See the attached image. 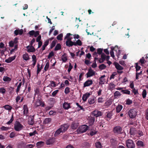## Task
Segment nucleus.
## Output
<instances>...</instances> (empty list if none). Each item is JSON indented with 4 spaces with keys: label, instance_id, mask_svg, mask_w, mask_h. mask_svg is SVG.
I'll list each match as a JSON object with an SVG mask.
<instances>
[{
    "label": "nucleus",
    "instance_id": "f257e3e1",
    "mask_svg": "<svg viewBox=\"0 0 148 148\" xmlns=\"http://www.w3.org/2000/svg\"><path fill=\"white\" fill-rule=\"evenodd\" d=\"M88 129V127L86 125H82L79 126L77 131L78 134H81L85 132Z\"/></svg>",
    "mask_w": 148,
    "mask_h": 148
},
{
    "label": "nucleus",
    "instance_id": "f03ea898",
    "mask_svg": "<svg viewBox=\"0 0 148 148\" xmlns=\"http://www.w3.org/2000/svg\"><path fill=\"white\" fill-rule=\"evenodd\" d=\"M23 127V125L21 124L19 122L17 121H16L14 125V128L16 131H19L21 130Z\"/></svg>",
    "mask_w": 148,
    "mask_h": 148
},
{
    "label": "nucleus",
    "instance_id": "7ed1b4c3",
    "mask_svg": "<svg viewBox=\"0 0 148 148\" xmlns=\"http://www.w3.org/2000/svg\"><path fill=\"white\" fill-rule=\"evenodd\" d=\"M126 146L128 148H134L135 144L133 141L131 139H128L126 141Z\"/></svg>",
    "mask_w": 148,
    "mask_h": 148
},
{
    "label": "nucleus",
    "instance_id": "20e7f679",
    "mask_svg": "<svg viewBox=\"0 0 148 148\" xmlns=\"http://www.w3.org/2000/svg\"><path fill=\"white\" fill-rule=\"evenodd\" d=\"M129 116L132 119H133L136 115V112L134 109L130 110L128 112Z\"/></svg>",
    "mask_w": 148,
    "mask_h": 148
},
{
    "label": "nucleus",
    "instance_id": "39448f33",
    "mask_svg": "<svg viewBox=\"0 0 148 148\" xmlns=\"http://www.w3.org/2000/svg\"><path fill=\"white\" fill-rule=\"evenodd\" d=\"M95 74V72L90 67L88 70V71L86 74L87 78L92 76Z\"/></svg>",
    "mask_w": 148,
    "mask_h": 148
},
{
    "label": "nucleus",
    "instance_id": "423d86ee",
    "mask_svg": "<svg viewBox=\"0 0 148 148\" xmlns=\"http://www.w3.org/2000/svg\"><path fill=\"white\" fill-rule=\"evenodd\" d=\"M28 34L29 35L30 37L34 36V37H36L38 36H39V32L38 31H35L34 30H32L30 31L29 32Z\"/></svg>",
    "mask_w": 148,
    "mask_h": 148
},
{
    "label": "nucleus",
    "instance_id": "0eeeda50",
    "mask_svg": "<svg viewBox=\"0 0 148 148\" xmlns=\"http://www.w3.org/2000/svg\"><path fill=\"white\" fill-rule=\"evenodd\" d=\"M122 129L119 126H116L114 127L113 130L114 132L116 134H120L121 133Z\"/></svg>",
    "mask_w": 148,
    "mask_h": 148
},
{
    "label": "nucleus",
    "instance_id": "6e6552de",
    "mask_svg": "<svg viewBox=\"0 0 148 148\" xmlns=\"http://www.w3.org/2000/svg\"><path fill=\"white\" fill-rule=\"evenodd\" d=\"M92 116L97 117L101 116V112L100 111L98 110H95L92 112Z\"/></svg>",
    "mask_w": 148,
    "mask_h": 148
},
{
    "label": "nucleus",
    "instance_id": "1a4fd4ad",
    "mask_svg": "<svg viewBox=\"0 0 148 148\" xmlns=\"http://www.w3.org/2000/svg\"><path fill=\"white\" fill-rule=\"evenodd\" d=\"M69 125L68 124H65L62 125L59 128L63 133L66 131L68 129Z\"/></svg>",
    "mask_w": 148,
    "mask_h": 148
},
{
    "label": "nucleus",
    "instance_id": "9d476101",
    "mask_svg": "<svg viewBox=\"0 0 148 148\" xmlns=\"http://www.w3.org/2000/svg\"><path fill=\"white\" fill-rule=\"evenodd\" d=\"M93 82L92 80H88L86 81L84 83V87L88 86L92 84Z\"/></svg>",
    "mask_w": 148,
    "mask_h": 148
},
{
    "label": "nucleus",
    "instance_id": "9b49d317",
    "mask_svg": "<svg viewBox=\"0 0 148 148\" xmlns=\"http://www.w3.org/2000/svg\"><path fill=\"white\" fill-rule=\"evenodd\" d=\"M27 49V51L29 52H33L35 51V49L33 46L29 45L27 46L26 47Z\"/></svg>",
    "mask_w": 148,
    "mask_h": 148
},
{
    "label": "nucleus",
    "instance_id": "f8f14e48",
    "mask_svg": "<svg viewBox=\"0 0 148 148\" xmlns=\"http://www.w3.org/2000/svg\"><path fill=\"white\" fill-rule=\"evenodd\" d=\"M115 68L118 70H121L123 69V67L121 66L117 62H115L114 63Z\"/></svg>",
    "mask_w": 148,
    "mask_h": 148
},
{
    "label": "nucleus",
    "instance_id": "ddd939ff",
    "mask_svg": "<svg viewBox=\"0 0 148 148\" xmlns=\"http://www.w3.org/2000/svg\"><path fill=\"white\" fill-rule=\"evenodd\" d=\"M79 125V124L78 123L74 121L72 123L71 125V127L72 129H76L77 128Z\"/></svg>",
    "mask_w": 148,
    "mask_h": 148
},
{
    "label": "nucleus",
    "instance_id": "4468645a",
    "mask_svg": "<svg viewBox=\"0 0 148 148\" xmlns=\"http://www.w3.org/2000/svg\"><path fill=\"white\" fill-rule=\"evenodd\" d=\"M16 56H14L11 57H10L8 59L5 60V62L7 63H10L15 59Z\"/></svg>",
    "mask_w": 148,
    "mask_h": 148
},
{
    "label": "nucleus",
    "instance_id": "2eb2a0df",
    "mask_svg": "<svg viewBox=\"0 0 148 148\" xmlns=\"http://www.w3.org/2000/svg\"><path fill=\"white\" fill-rule=\"evenodd\" d=\"M111 145L113 147L116 146L117 144L116 140L112 138L110 140Z\"/></svg>",
    "mask_w": 148,
    "mask_h": 148
},
{
    "label": "nucleus",
    "instance_id": "dca6fc26",
    "mask_svg": "<svg viewBox=\"0 0 148 148\" xmlns=\"http://www.w3.org/2000/svg\"><path fill=\"white\" fill-rule=\"evenodd\" d=\"M63 107L65 110H67L71 108L70 103L66 102L63 103Z\"/></svg>",
    "mask_w": 148,
    "mask_h": 148
},
{
    "label": "nucleus",
    "instance_id": "f3484780",
    "mask_svg": "<svg viewBox=\"0 0 148 148\" xmlns=\"http://www.w3.org/2000/svg\"><path fill=\"white\" fill-rule=\"evenodd\" d=\"M105 75H103V76H101L99 78V84H104V82H105V79L104 78V77H105Z\"/></svg>",
    "mask_w": 148,
    "mask_h": 148
},
{
    "label": "nucleus",
    "instance_id": "a211bd4d",
    "mask_svg": "<svg viewBox=\"0 0 148 148\" xmlns=\"http://www.w3.org/2000/svg\"><path fill=\"white\" fill-rule=\"evenodd\" d=\"M90 95V94L88 92L86 93L85 94L83 95L82 97V99L84 101H86L88 98L89 97Z\"/></svg>",
    "mask_w": 148,
    "mask_h": 148
},
{
    "label": "nucleus",
    "instance_id": "6ab92c4d",
    "mask_svg": "<svg viewBox=\"0 0 148 148\" xmlns=\"http://www.w3.org/2000/svg\"><path fill=\"white\" fill-rule=\"evenodd\" d=\"M23 30L22 29H16L14 31V34L15 36H17L18 34L21 35L23 34Z\"/></svg>",
    "mask_w": 148,
    "mask_h": 148
},
{
    "label": "nucleus",
    "instance_id": "aec40b11",
    "mask_svg": "<svg viewBox=\"0 0 148 148\" xmlns=\"http://www.w3.org/2000/svg\"><path fill=\"white\" fill-rule=\"evenodd\" d=\"M66 45L69 47H72L73 45H74V42H73L72 41H66L65 42Z\"/></svg>",
    "mask_w": 148,
    "mask_h": 148
},
{
    "label": "nucleus",
    "instance_id": "412c9836",
    "mask_svg": "<svg viewBox=\"0 0 148 148\" xmlns=\"http://www.w3.org/2000/svg\"><path fill=\"white\" fill-rule=\"evenodd\" d=\"M61 58L63 62H66L68 60L67 54L66 53H64V54L62 56Z\"/></svg>",
    "mask_w": 148,
    "mask_h": 148
},
{
    "label": "nucleus",
    "instance_id": "4be33fe9",
    "mask_svg": "<svg viewBox=\"0 0 148 148\" xmlns=\"http://www.w3.org/2000/svg\"><path fill=\"white\" fill-rule=\"evenodd\" d=\"M23 109L24 110V114L26 115L28 113V109L27 105H25L23 106Z\"/></svg>",
    "mask_w": 148,
    "mask_h": 148
},
{
    "label": "nucleus",
    "instance_id": "5701e85b",
    "mask_svg": "<svg viewBox=\"0 0 148 148\" xmlns=\"http://www.w3.org/2000/svg\"><path fill=\"white\" fill-rule=\"evenodd\" d=\"M45 144L43 141H39L36 144V146L38 148H40L43 146Z\"/></svg>",
    "mask_w": 148,
    "mask_h": 148
},
{
    "label": "nucleus",
    "instance_id": "b1692460",
    "mask_svg": "<svg viewBox=\"0 0 148 148\" xmlns=\"http://www.w3.org/2000/svg\"><path fill=\"white\" fill-rule=\"evenodd\" d=\"M49 43V40H46L44 42V45H43L42 49L43 51L45 50V49L46 47L48 45Z\"/></svg>",
    "mask_w": 148,
    "mask_h": 148
},
{
    "label": "nucleus",
    "instance_id": "393cba45",
    "mask_svg": "<svg viewBox=\"0 0 148 148\" xmlns=\"http://www.w3.org/2000/svg\"><path fill=\"white\" fill-rule=\"evenodd\" d=\"M123 108L122 105L119 104L116 108V112L117 113L119 112Z\"/></svg>",
    "mask_w": 148,
    "mask_h": 148
},
{
    "label": "nucleus",
    "instance_id": "a878e982",
    "mask_svg": "<svg viewBox=\"0 0 148 148\" xmlns=\"http://www.w3.org/2000/svg\"><path fill=\"white\" fill-rule=\"evenodd\" d=\"M61 130L59 128L55 132L54 134V136L55 137H57L61 133H63L61 131Z\"/></svg>",
    "mask_w": 148,
    "mask_h": 148
},
{
    "label": "nucleus",
    "instance_id": "bb28decb",
    "mask_svg": "<svg viewBox=\"0 0 148 148\" xmlns=\"http://www.w3.org/2000/svg\"><path fill=\"white\" fill-rule=\"evenodd\" d=\"M23 58L24 60L26 61L28 60L29 59L28 55L27 53H25L23 55Z\"/></svg>",
    "mask_w": 148,
    "mask_h": 148
},
{
    "label": "nucleus",
    "instance_id": "cd10ccee",
    "mask_svg": "<svg viewBox=\"0 0 148 148\" xmlns=\"http://www.w3.org/2000/svg\"><path fill=\"white\" fill-rule=\"evenodd\" d=\"M136 144L139 147H142L144 145L143 142L141 140H138Z\"/></svg>",
    "mask_w": 148,
    "mask_h": 148
},
{
    "label": "nucleus",
    "instance_id": "c85d7f7f",
    "mask_svg": "<svg viewBox=\"0 0 148 148\" xmlns=\"http://www.w3.org/2000/svg\"><path fill=\"white\" fill-rule=\"evenodd\" d=\"M88 101L90 104H92L95 102V99L90 98L88 99Z\"/></svg>",
    "mask_w": 148,
    "mask_h": 148
},
{
    "label": "nucleus",
    "instance_id": "c756f323",
    "mask_svg": "<svg viewBox=\"0 0 148 148\" xmlns=\"http://www.w3.org/2000/svg\"><path fill=\"white\" fill-rule=\"evenodd\" d=\"M95 146L96 148H102V146L99 142H97L95 143Z\"/></svg>",
    "mask_w": 148,
    "mask_h": 148
},
{
    "label": "nucleus",
    "instance_id": "7c9ffc66",
    "mask_svg": "<svg viewBox=\"0 0 148 148\" xmlns=\"http://www.w3.org/2000/svg\"><path fill=\"white\" fill-rule=\"evenodd\" d=\"M75 46H76L77 45L81 46L82 45V42L81 40L79 39H78L76 42H74Z\"/></svg>",
    "mask_w": 148,
    "mask_h": 148
},
{
    "label": "nucleus",
    "instance_id": "2f4dec72",
    "mask_svg": "<svg viewBox=\"0 0 148 148\" xmlns=\"http://www.w3.org/2000/svg\"><path fill=\"white\" fill-rule=\"evenodd\" d=\"M115 86V85L112 83H110L109 84V88L110 90H112L114 88Z\"/></svg>",
    "mask_w": 148,
    "mask_h": 148
},
{
    "label": "nucleus",
    "instance_id": "473e14b6",
    "mask_svg": "<svg viewBox=\"0 0 148 148\" xmlns=\"http://www.w3.org/2000/svg\"><path fill=\"white\" fill-rule=\"evenodd\" d=\"M61 45L59 43L57 44L54 50L55 51H58L60 50L61 49Z\"/></svg>",
    "mask_w": 148,
    "mask_h": 148
},
{
    "label": "nucleus",
    "instance_id": "72a5a7b5",
    "mask_svg": "<svg viewBox=\"0 0 148 148\" xmlns=\"http://www.w3.org/2000/svg\"><path fill=\"white\" fill-rule=\"evenodd\" d=\"M106 67V66L103 64H101L99 66V69L101 70L105 69Z\"/></svg>",
    "mask_w": 148,
    "mask_h": 148
},
{
    "label": "nucleus",
    "instance_id": "f704fd0d",
    "mask_svg": "<svg viewBox=\"0 0 148 148\" xmlns=\"http://www.w3.org/2000/svg\"><path fill=\"white\" fill-rule=\"evenodd\" d=\"M49 62H47L46 64L45 65V66L44 67V70L45 71H47L48 68H49Z\"/></svg>",
    "mask_w": 148,
    "mask_h": 148
},
{
    "label": "nucleus",
    "instance_id": "c9c22d12",
    "mask_svg": "<svg viewBox=\"0 0 148 148\" xmlns=\"http://www.w3.org/2000/svg\"><path fill=\"white\" fill-rule=\"evenodd\" d=\"M3 107L5 109L9 110H10L12 108L11 106H9L8 105H5L3 106Z\"/></svg>",
    "mask_w": 148,
    "mask_h": 148
},
{
    "label": "nucleus",
    "instance_id": "e433bc0d",
    "mask_svg": "<svg viewBox=\"0 0 148 148\" xmlns=\"http://www.w3.org/2000/svg\"><path fill=\"white\" fill-rule=\"evenodd\" d=\"M136 133L135 130L133 128H131L130 131V133L131 135H134Z\"/></svg>",
    "mask_w": 148,
    "mask_h": 148
},
{
    "label": "nucleus",
    "instance_id": "4c0bfd02",
    "mask_svg": "<svg viewBox=\"0 0 148 148\" xmlns=\"http://www.w3.org/2000/svg\"><path fill=\"white\" fill-rule=\"evenodd\" d=\"M3 80L4 82L10 81H11V79L7 76H4L3 78Z\"/></svg>",
    "mask_w": 148,
    "mask_h": 148
},
{
    "label": "nucleus",
    "instance_id": "58836bf2",
    "mask_svg": "<svg viewBox=\"0 0 148 148\" xmlns=\"http://www.w3.org/2000/svg\"><path fill=\"white\" fill-rule=\"evenodd\" d=\"M146 62V61L143 57L142 58H141L139 61L138 62L139 63H140L141 65L144 64Z\"/></svg>",
    "mask_w": 148,
    "mask_h": 148
},
{
    "label": "nucleus",
    "instance_id": "ea45409f",
    "mask_svg": "<svg viewBox=\"0 0 148 148\" xmlns=\"http://www.w3.org/2000/svg\"><path fill=\"white\" fill-rule=\"evenodd\" d=\"M111 50L110 52V56L113 58H114V55L113 50H114V48L111 47Z\"/></svg>",
    "mask_w": 148,
    "mask_h": 148
},
{
    "label": "nucleus",
    "instance_id": "a19ab883",
    "mask_svg": "<svg viewBox=\"0 0 148 148\" xmlns=\"http://www.w3.org/2000/svg\"><path fill=\"white\" fill-rule=\"evenodd\" d=\"M121 92L124 94L128 95H130V91L127 90H121Z\"/></svg>",
    "mask_w": 148,
    "mask_h": 148
},
{
    "label": "nucleus",
    "instance_id": "79ce46f5",
    "mask_svg": "<svg viewBox=\"0 0 148 148\" xmlns=\"http://www.w3.org/2000/svg\"><path fill=\"white\" fill-rule=\"evenodd\" d=\"M41 104V102L39 99H38L36 102L35 105L36 107H38L40 106Z\"/></svg>",
    "mask_w": 148,
    "mask_h": 148
},
{
    "label": "nucleus",
    "instance_id": "37998d69",
    "mask_svg": "<svg viewBox=\"0 0 148 148\" xmlns=\"http://www.w3.org/2000/svg\"><path fill=\"white\" fill-rule=\"evenodd\" d=\"M63 35L62 33L58 35L57 37V39L60 40H62V37H63Z\"/></svg>",
    "mask_w": 148,
    "mask_h": 148
},
{
    "label": "nucleus",
    "instance_id": "c03bdc74",
    "mask_svg": "<svg viewBox=\"0 0 148 148\" xmlns=\"http://www.w3.org/2000/svg\"><path fill=\"white\" fill-rule=\"evenodd\" d=\"M53 143V140L50 138L48 140L46 141V144L47 145L52 144Z\"/></svg>",
    "mask_w": 148,
    "mask_h": 148
},
{
    "label": "nucleus",
    "instance_id": "a18cd8bd",
    "mask_svg": "<svg viewBox=\"0 0 148 148\" xmlns=\"http://www.w3.org/2000/svg\"><path fill=\"white\" fill-rule=\"evenodd\" d=\"M97 52L98 53V54L99 55H101H101L102 53H102L103 51V49L98 48L97 49Z\"/></svg>",
    "mask_w": 148,
    "mask_h": 148
},
{
    "label": "nucleus",
    "instance_id": "49530a36",
    "mask_svg": "<svg viewBox=\"0 0 148 148\" xmlns=\"http://www.w3.org/2000/svg\"><path fill=\"white\" fill-rule=\"evenodd\" d=\"M22 85V82H20L19 84L17 86V88L16 90V92L17 93H18V92H19V91L20 90V88Z\"/></svg>",
    "mask_w": 148,
    "mask_h": 148
},
{
    "label": "nucleus",
    "instance_id": "de8ad7c7",
    "mask_svg": "<svg viewBox=\"0 0 148 148\" xmlns=\"http://www.w3.org/2000/svg\"><path fill=\"white\" fill-rule=\"evenodd\" d=\"M135 68L136 69V72L138 71L141 68V67L140 66L138 65V62L135 63Z\"/></svg>",
    "mask_w": 148,
    "mask_h": 148
},
{
    "label": "nucleus",
    "instance_id": "09e8293b",
    "mask_svg": "<svg viewBox=\"0 0 148 148\" xmlns=\"http://www.w3.org/2000/svg\"><path fill=\"white\" fill-rule=\"evenodd\" d=\"M114 96L115 97H117L120 96L121 95V94L118 91H116L114 93Z\"/></svg>",
    "mask_w": 148,
    "mask_h": 148
},
{
    "label": "nucleus",
    "instance_id": "8fccbe9b",
    "mask_svg": "<svg viewBox=\"0 0 148 148\" xmlns=\"http://www.w3.org/2000/svg\"><path fill=\"white\" fill-rule=\"evenodd\" d=\"M56 40H54L52 42L50 46L51 49H52L53 47H54L55 46L56 44Z\"/></svg>",
    "mask_w": 148,
    "mask_h": 148
},
{
    "label": "nucleus",
    "instance_id": "3c124183",
    "mask_svg": "<svg viewBox=\"0 0 148 148\" xmlns=\"http://www.w3.org/2000/svg\"><path fill=\"white\" fill-rule=\"evenodd\" d=\"M40 65L39 63L37 64V73L38 74L41 71V68H40Z\"/></svg>",
    "mask_w": 148,
    "mask_h": 148
},
{
    "label": "nucleus",
    "instance_id": "603ef678",
    "mask_svg": "<svg viewBox=\"0 0 148 148\" xmlns=\"http://www.w3.org/2000/svg\"><path fill=\"white\" fill-rule=\"evenodd\" d=\"M126 104L128 105H130L132 104V101L130 100V99H128L126 101Z\"/></svg>",
    "mask_w": 148,
    "mask_h": 148
},
{
    "label": "nucleus",
    "instance_id": "864d4df0",
    "mask_svg": "<svg viewBox=\"0 0 148 148\" xmlns=\"http://www.w3.org/2000/svg\"><path fill=\"white\" fill-rule=\"evenodd\" d=\"M73 68V66L70 63H69V68L67 70L68 72H69V73H70V71H71V70Z\"/></svg>",
    "mask_w": 148,
    "mask_h": 148
},
{
    "label": "nucleus",
    "instance_id": "5fc2aeb1",
    "mask_svg": "<svg viewBox=\"0 0 148 148\" xmlns=\"http://www.w3.org/2000/svg\"><path fill=\"white\" fill-rule=\"evenodd\" d=\"M146 95L147 92L146 90H144L143 91L142 94L143 97V98H145L146 97Z\"/></svg>",
    "mask_w": 148,
    "mask_h": 148
},
{
    "label": "nucleus",
    "instance_id": "6e6d98bb",
    "mask_svg": "<svg viewBox=\"0 0 148 148\" xmlns=\"http://www.w3.org/2000/svg\"><path fill=\"white\" fill-rule=\"evenodd\" d=\"M106 56L104 53H102L101 56V58L103 61H104L106 59Z\"/></svg>",
    "mask_w": 148,
    "mask_h": 148
},
{
    "label": "nucleus",
    "instance_id": "4d7b16f0",
    "mask_svg": "<svg viewBox=\"0 0 148 148\" xmlns=\"http://www.w3.org/2000/svg\"><path fill=\"white\" fill-rule=\"evenodd\" d=\"M54 55V52L53 51H51V52H50L48 56V58L50 59L51 58V57L53 56Z\"/></svg>",
    "mask_w": 148,
    "mask_h": 148
},
{
    "label": "nucleus",
    "instance_id": "13d9d810",
    "mask_svg": "<svg viewBox=\"0 0 148 148\" xmlns=\"http://www.w3.org/2000/svg\"><path fill=\"white\" fill-rule=\"evenodd\" d=\"M70 89L68 87H66L64 90V92L65 94H68L70 92Z\"/></svg>",
    "mask_w": 148,
    "mask_h": 148
},
{
    "label": "nucleus",
    "instance_id": "bf43d9fd",
    "mask_svg": "<svg viewBox=\"0 0 148 148\" xmlns=\"http://www.w3.org/2000/svg\"><path fill=\"white\" fill-rule=\"evenodd\" d=\"M9 46L10 47H13L15 44L12 40H11L9 42Z\"/></svg>",
    "mask_w": 148,
    "mask_h": 148
},
{
    "label": "nucleus",
    "instance_id": "052dcab7",
    "mask_svg": "<svg viewBox=\"0 0 148 148\" xmlns=\"http://www.w3.org/2000/svg\"><path fill=\"white\" fill-rule=\"evenodd\" d=\"M1 129L2 130H9L10 128L3 126L1 127Z\"/></svg>",
    "mask_w": 148,
    "mask_h": 148
},
{
    "label": "nucleus",
    "instance_id": "680f3d73",
    "mask_svg": "<svg viewBox=\"0 0 148 148\" xmlns=\"http://www.w3.org/2000/svg\"><path fill=\"white\" fill-rule=\"evenodd\" d=\"M37 133V132L36 130H34L33 132H30L29 133V136H34L35 135V134Z\"/></svg>",
    "mask_w": 148,
    "mask_h": 148
},
{
    "label": "nucleus",
    "instance_id": "e2e57ef3",
    "mask_svg": "<svg viewBox=\"0 0 148 148\" xmlns=\"http://www.w3.org/2000/svg\"><path fill=\"white\" fill-rule=\"evenodd\" d=\"M58 91L59 90H56L54 91L52 93V96H56Z\"/></svg>",
    "mask_w": 148,
    "mask_h": 148
},
{
    "label": "nucleus",
    "instance_id": "0e129e2a",
    "mask_svg": "<svg viewBox=\"0 0 148 148\" xmlns=\"http://www.w3.org/2000/svg\"><path fill=\"white\" fill-rule=\"evenodd\" d=\"M34 146L32 144H28L26 145V148H33Z\"/></svg>",
    "mask_w": 148,
    "mask_h": 148
},
{
    "label": "nucleus",
    "instance_id": "69168bd1",
    "mask_svg": "<svg viewBox=\"0 0 148 148\" xmlns=\"http://www.w3.org/2000/svg\"><path fill=\"white\" fill-rule=\"evenodd\" d=\"M50 85H51V86L53 87H56V86L55 82L53 81H51V82Z\"/></svg>",
    "mask_w": 148,
    "mask_h": 148
},
{
    "label": "nucleus",
    "instance_id": "338daca9",
    "mask_svg": "<svg viewBox=\"0 0 148 148\" xmlns=\"http://www.w3.org/2000/svg\"><path fill=\"white\" fill-rule=\"evenodd\" d=\"M18 38L17 37L15 38L13 40V42L15 44H16L18 42Z\"/></svg>",
    "mask_w": 148,
    "mask_h": 148
},
{
    "label": "nucleus",
    "instance_id": "774afa93",
    "mask_svg": "<svg viewBox=\"0 0 148 148\" xmlns=\"http://www.w3.org/2000/svg\"><path fill=\"white\" fill-rule=\"evenodd\" d=\"M145 114L146 119L148 120V108L146 110Z\"/></svg>",
    "mask_w": 148,
    "mask_h": 148
}]
</instances>
